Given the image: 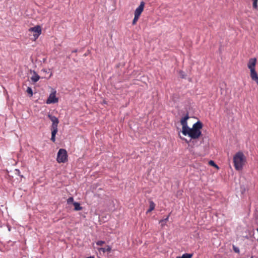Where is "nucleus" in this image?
Listing matches in <instances>:
<instances>
[{"mask_svg":"<svg viewBox=\"0 0 258 258\" xmlns=\"http://www.w3.org/2000/svg\"><path fill=\"white\" fill-rule=\"evenodd\" d=\"M209 164L210 165L212 166H213L214 167H216L217 169L219 168L218 166H217V165L213 160H210L209 162Z\"/></svg>","mask_w":258,"mask_h":258,"instance_id":"17","label":"nucleus"},{"mask_svg":"<svg viewBox=\"0 0 258 258\" xmlns=\"http://www.w3.org/2000/svg\"><path fill=\"white\" fill-rule=\"evenodd\" d=\"M189 118L188 113H187L180 120V123L182 126V133L184 136H188L192 139H197L202 135L201 130L202 128L203 124L199 120L190 128L188 126L187 122Z\"/></svg>","mask_w":258,"mask_h":258,"instance_id":"1","label":"nucleus"},{"mask_svg":"<svg viewBox=\"0 0 258 258\" xmlns=\"http://www.w3.org/2000/svg\"><path fill=\"white\" fill-rule=\"evenodd\" d=\"M245 161L244 156L241 152L237 153L233 157L234 165L237 170L242 169Z\"/></svg>","mask_w":258,"mask_h":258,"instance_id":"2","label":"nucleus"},{"mask_svg":"<svg viewBox=\"0 0 258 258\" xmlns=\"http://www.w3.org/2000/svg\"><path fill=\"white\" fill-rule=\"evenodd\" d=\"M155 205L153 201H150V207L148 210H154Z\"/></svg>","mask_w":258,"mask_h":258,"instance_id":"18","label":"nucleus"},{"mask_svg":"<svg viewBox=\"0 0 258 258\" xmlns=\"http://www.w3.org/2000/svg\"><path fill=\"white\" fill-rule=\"evenodd\" d=\"M43 71H44V72H47V71H46V70H43Z\"/></svg>","mask_w":258,"mask_h":258,"instance_id":"27","label":"nucleus"},{"mask_svg":"<svg viewBox=\"0 0 258 258\" xmlns=\"http://www.w3.org/2000/svg\"><path fill=\"white\" fill-rule=\"evenodd\" d=\"M87 258H95V257L93 256H90L87 257Z\"/></svg>","mask_w":258,"mask_h":258,"instance_id":"24","label":"nucleus"},{"mask_svg":"<svg viewBox=\"0 0 258 258\" xmlns=\"http://www.w3.org/2000/svg\"><path fill=\"white\" fill-rule=\"evenodd\" d=\"M169 215L167 216L165 218L161 219L159 221V224H160L161 228H164L165 226L166 225V223L168 221Z\"/></svg>","mask_w":258,"mask_h":258,"instance_id":"12","label":"nucleus"},{"mask_svg":"<svg viewBox=\"0 0 258 258\" xmlns=\"http://www.w3.org/2000/svg\"><path fill=\"white\" fill-rule=\"evenodd\" d=\"M250 71V77L252 80L255 81L258 83V76L255 70V69H251Z\"/></svg>","mask_w":258,"mask_h":258,"instance_id":"9","label":"nucleus"},{"mask_svg":"<svg viewBox=\"0 0 258 258\" xmlns=\"http://www.w3.org/2000/svg\"><path fill=\"white\" fill-rule=\"evenodd\" d=\"M139 17L140 16H139L135 15V17H134V18L133 22H132V24L133 25H134L136 24L137 21L138 20V19L139 18Z\"/></svg>","mask_w":258,"mask_h":258,"instance_id":"19","label":"nucleus"},{"mask_svg":"<svg viewBox=\"0 0 258 258\" xmlns=\"http://www.w3.org/2000/svg\"><path fill=\"white\" fill-rule=\"evenodd\" d=\"M74 207V210H81L82 207L80 206V204L78 202H75L74 204L73 205Z\"/></svg>","mask_w":258,"mask_h":258,"instance_id":"15","label":"nucleus"},{"mask_svg":"<svg viewBox=\"0 0 258 258\" xmlns=\"http://www.w3.org/2000/svg\"><path fill=\"white\" fill-rule=\"evenodd\" d=\"M256 62V59L255 58H250L249 60L247 67L251 70V69H255V66Z\"/></svg>","mask_w":258,"mask_h":258,"instance_id":"8","label":"nucleus"},{"mask_svg":"<svg viewBox=\"0 0 258 258\" xmlns=\"http://www.w3.org/2000/svg\"><path fill=\"white\" fill-rule=\"evenodd\" d=\"M51 75H52V74L51 73V74H50V76H49L48 78H49L50 77H51Z\"/></svg>","mask_w":258,"mask_h":258,"instance_id":"26","label":"nucleus"},{"mask_svg":"<svg viewBox=\"0 0 258 258\" xmlns=\"http://www.w3.org/2000/svg\"><path fill=\"white\" fill-rule=\"evenodd\" d=\"M56 160L58 163H65L68 161V154L64 149H60L57 153Z\"/></svg>","mask_w":258,"mask_h":258,"instance_id":"3","label":"nucleus"},{"mask_svg":"<svg viewBox=\"0 0 258 258\" xmlns=\"http://www.w3.org/2000/svg\"><path fill=\"white\" fill-rule=\"evenodd\" d=\"M176 258H180V256H177Z\"/></svg>","mask_w":258,"mask_h":258,"instance_id":"28","label":"nucleus"},{"mask_svg":"<svg viewBox=\"0 0 258 258\" xmlns=\"http://www.w3.org/2000/svg\"><path fill=\"white\" fill-rule=\"evenodd\" d=\"M30 32H34L33 37L34 40L37 39L41 33V28L40 26L37 25L31 27L29 29Z\"/></svg>","mask_w":258,"mask_h":258,"instance_id":"4","label":"nucleus"},{"mask_svg":"<svg viewBox=\"0 0 258 258\" xmlns=\"http://www.w3.org/2000/svg\"><path fill=\"white\" fill-rule=\"evenodd\" d=\"M257 1L258 0H253V8L255 9H256L257 8Z\"/></svg>","mask_w":258,"mask_h":258,"instance_id":"21","label":"nucleus"},{"mask_svg":"<svg viewBox=\"0 0 258 258\" xmlns=\"http://www.w3.org/2000/svg\"><path fill=\"white\" fill-rule=\"evenodd\" d=\"M144 2H141L140 6L135 10V15L140 16L141 13L144 10Z\"/></svg>","mask_w":258,"mask_h":258,"instance_id":"7","label":"nucleus"},{"mask_svg":"<svg viewBox=\"0 0 258 258\" xmlns=\"http://www.w3.org/2000/svg\"><path fill=\"white\" fill-rule=\"evenodd\" d=\"M104 243H105V241H102V240H99L96 242V244L97 245H99V246L102 245Z\"/></svg>","mask_w":258,"mask_h":258,"instance_id":"22","label":"nucleus"},{"mask_svg":"<svg viewBox=\"0 0 258 258\" xmlns=\"http://www.w3.org/2000/svg\"><path fill=\"white\" fill-rule=\"evenodd\" d=\"M51 140L53 142H55V135H56V134H57V133L58 132V130H56V129L52 130V129H51Z\"/></svg>","mask_w":258,"mask_h":258,"instance_id":"13","label":"nucleus"},{"mask_svg":"<svg viewBox=\"0 0 258 258\" xmlns=\"http://www.w3.org/2000/svg\"><path fill=\"white\" fill-rule=\"evenodd\" d=\"M48 117L52 122L51 126V129L52 130H58L57 126L59 123L58 119L55 116H53L50 114H48Z\"/></svg>","mask_w":258,"mask_h":258,"instance_id":"5","label":"nucleus"},{"mask_svg":"<svg viewBox=\"0 0 258 258\" xmlns=\"http://www.w3.org/2000/svg\"><path fill=\"white\" fill-rule=\"evenodd\" d=\"M40 79V76L34 71H33V76L31 77V80L33 83L37 82Z\"/></svg>","mask_w":258,"mask_h":258,"instance_id":"11","label":"nucleus"},{"mask_svg":"<svg viewBox=\"0 0 258 258\" xmlns=\"http://www.w3.org/2000/svg\"><path fill=\"white\" fill-rule=\"evenodd\" d=\"M98 250L100 252H102L103 253H105V252L109 253L111 250V247L109 245H107L104 248H103V247L98 248Z\"/></svg>","mask_w":258,"mask_h":258,"instance_id":"10","label":"nucleus"},{"mask_svg":"<svg viewBox=\"0 0 258 258\" xmlns=\"http://www.w3.org/2000/svg\"><path fill=\"white\" fill-rule=\"evenodd\" d=\"M233 249L235 252L238 253L239 252V249L238 247H236L234 246H233Z\"/></svg>","mask_w":258,"mask_h":258,"instance_id":"23","label":"nucleus"},{"mask_svg":"<svg viewBox=\"0 0 258 258\" xmlns=\"http://www.w3.org/2000/svg\"><path fill=\"white\" fill-rule=\"evenodd\" d=\"M77 50H73V51H72V52H77Z\"/></svg>","mask_w":258,"mask_h":258,"instance_id":"25","label":"nucleus"},{"mask_svg":"<svg viewBox=\"0 0 258 258\" xmlns=\"http://www.w3.org/2000/svg\"><path fill=\"white\" fill-rule=\"evenodd\" d=\"M74 199L73 197H70L68 200H67V205L68 206V207L70 208H72V206H73V205L74 204Z\"/></svg>","mask_w":258,"mask_h":258,"instance_id":"14","label":"nucleus"},{"mask_svg":"<svg viewBox=\"0 0 258 258\" xmlns=\"http://www.w3.org/2000/svg\"><path fill=\"white\" fill-rule=\"evenodd\" d=\"M192 256V254L185 253L183 254L180 258H191Z\"/></svg>","mask_w":258,"mask_h":258,"instance_id":"16","label":"nucleus"},{"mask_svg":"<svg viewBox=\"0 0 258 258\" xmlns=\"http://www.w3.org/2000/svg\"><path fill=\"white\" fill-rule=\"evenodd\" d=\"M58 102V98L55 96V92L51 93L48 99L46 100V103L47 104L55 103Z\"/></svg>","mask_w":258,"mask_h":258,"instance_id":"6","label":"nucleus"},{"mask_svg":"<svg viewBox=\"0 0 258 258\" xmlns=\"http://www.w3.org/2000/svg\"><path fill=\"white\" fill-rule=\"evenodd\" d=\"M26 92L30 95V96L33 95V91L31 87H28L27 89Z\"/></svg>","mask_w":258,"mask_h":258,"instance_id":"20","label":"nucleus"}]
</instances>
